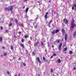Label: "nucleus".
Listing matches in <instances>:
<instances>
[{
	"instance_id": "obj_1",
	"label": "nucleus",
	"mask_w": 76,
	"mask_h": 76,
	"mask_svg": "<svg viewBox=\"0 0 76 76\" xmlns=\"http://www.w3.org/2000/svg\"><path fill=\"white\" fill-rule=\"evenodd\" d=\"M62 44L63 43H59V45L58 49L59 50H61V47H62Z\"/></svg>"
},
{
	"instance_id": "obj_2",
	"label": "nucleus",
	"mask_w": 76,
	"mask_h": 76,
	"mask_svg": "<svg viewBox=\"0 0 76 76\" xmlns=\"http://www.w3.org/2000/svg\"><path fill=\"white\" fill-rule=\"evenodd\" d=\"M64 22H65V24H68V23H69V21H68V20L67 19H64Z\"/></svg>"
},
{
	"instance_id": "obj_3",
	"label": "nucleus",
	"mask_w": 76,
	"mask_h": 76,
	"mask_svg": "<svg viewBox=\"0 0 76 76\" xmlns=\"http://www.w3.org/2000/svg\"><path fill=\"white\" fill-rule=\"evenodd\" d=\"M48 12H46L45 13V19H47V18H48Z\"/></svg>"
},
{
	"instance_id": "obj_4",
	"label": "nucleus",
	"mask_w": 76,
	"mask_h": 76,
	"mask_svg": "<svg viewBox=\"0 0 76 76\" xmlns=\"http://www.w3.org/2000/svg\"><path fill=\"white\" fill-rule=\"evenodd\" d=\"M37 60L38 62H39V63L40 64H41L42 63V62L41 61V60H40V59H39V58L38 57L37 58Z\"/></svg>"
},
{
	"instance_id": "obj_5",
	"label": "nucleus",
	"mask_w": 76,
	"mask_h": 76,
	"mask_svg": "<svg viewBox=\"0 0 76 76\" xmlns=\"http://www.w3.org/2000/svg\"><path fill=\"white\" fill-rule=\"evenodd\" d=\"M74 7H75V10H76V4H74L73 6H72V10H74Z\"/></svg>"
},
{
	"instance_id": "obj_6",
	"label": "nucleus",
	"mask_w": 76,
	"mask_h": 76,
	"mask_svg": "<svg viewBox=\"0 0 76 76\" xmlns=\"http://www.w3.org/2000/svg\"><path fill=\"white\" fill-rule=\"evenodd\" d=\"M75 23H72V26H71L70 28V29H72L73 28H74V27H75Z\"/></svg>"
},
{
	"instance_id": "obj_7",
	"label": "nucleus",
	"mask_w": 76,
	"mask_h": 76,
	"mask_svg": "<svg viewBox=\"0 0 76 76\" xmlns=\"http://www.w3.org/2000/svg\"><path fill=\"white\" fill-rule=\"evenodd\" d=\"M39 41H37V42L35 43L34 44V46L36 47V46H38V44H39Z\"/></svg>"
},
{
	"instance_id": "obj_8",
	"label": "nucleus",
	"mask_w": 76,
	"mask_h": 76,
	"mask_svg": "<svg viewBox=\"0 0 76 76\" xmlns=\"http://www.w3.org/2000/svg\"><path fill=\"white\" fill-rule=\"evenodd\" d=\"M64 39L65 40H67V34H66L64 36Z\"/></svg>"
},
{
	"instance_id": "obj_9",
	"label": "nucleus",
	"mask_w": 76,
	"mask_h": 76,
	"mask_svg": "<svg viewBox=\"0 0 76 76\" xmlns=\"http://www.w3.org/2000/svg\"><path fill=\"white\" fill-rule=\"evenodd\" d=\"M76 32H74L73 33V37H74V38H75V37H76Z\"/></svg>"
},
{
	"instance_id": "obj_10",
	"label": "nucleus",
	"mask_w": 76,
	"mask_h": 76,
	"mask_svg": "<svg viewBox=\"0 0 76 76\" xmlns=\"http://www.w3.org/2000/svg\"><path fill=\"white\" fill-rule=\"evenodd\" d=\"M53 22V20H51L49 22V24H48V25L49 26H50V24L51 23Z\"/></svg>"
},
{
	"instance_id": "obj_11",
	"label": "nucleus",
	"mask_w": 76,
	"mask_h": 76,
	"mask_svg": "<svg viewBox=\"0 0 76 76\" xmlns=\"http://www.w3.org/2000/svg\"><path fill=\"white\" fill-rule=\"evenodd\" d=\"M20 45L23 48H25V47L24 46V45L22 44H20Z\"/></svg>"
},
{
	"instance_id": "obj_12",
	"label": "nucleus",
	"mask_w": 76,
	"mask_h": 76,
	"mask_svg": "<svg viewBox=\"0 0 76 76\" xmlns=\"http://www.w3.org/2000/svg\"><path fill=\"white\" fill-rule=\"evenodd\" d=\"M67 47L65 48H64V50H63V51L64 52V51H67Z\"/></svg>"
},
{
	"instance_id": "obj_13",
	"label": "nucleus",
	"mask_w": 76,
	"mask_h": 76,
	"mask_svg": "<svg viewBox=\"0 0 76 76\" xmlns=\"http://www.w3.org/2000/svg\"><path fill=\"white\" fill-rule=\"evenodd\" d=\"M5 9H6V10H7L8 11H9V10H10V8H5Z\"/></svg>"
},
{
	"instance_id": "obj_14",
	"label": "nucleus",
	"mask_w": 76,
	"mask_h": 76,
	"mask_svg": "<svg viewBox=\"0 0 76 76\" xmlns=\"http://www.w3.org/2000/svg\"><path fill=\"white\" fill-rule=\"evenodd\" d=\"M13 9V6H11L10 7V10H12Z\"/></svg>"
},
{
	"instance_id": "obj_15",
	"label": "nucleus",
	"mask_w": 76,
	"mask_h": 76,
	"mask_svg": "<svg viewBox=\"0 0 76 76\" xmlns=\"http://www.w3.org/2000/svg\"><path fill=\"white\" fill-rule=\"evenodd\" d=\"M61 31L62 33H65V30L64 29H61Z\"/></svg>"
},
{
	"instance_id": "obj_16",
	"label": "nucleus",
	"mask_w": 76,
	"mask_h": 76,
	"mask_svg": "<svg viewBox=\"0 0 76 76\" xmlns=\"http://www.w3.org/2000/svg\"><path fill=\"white\" fill-rule=\"evenodd\" d=\"M24 37H25V38L26 39L27 38H29V36L28 35H24Z\"/></svg>"
},
{
	"instance_id": "obj_17",
	"label": "nucleus",
	"mask_w": 76,
	"mask_h": 76,
	"mask_svg": "<svg viewBox=\"0 0 76 76\" xmlns=\"http://www.w3.org/2000/svg\"><path fill=\"white\" fill-rule=\"evenodd\" d=\"M35 52L34 51L32 52V56H35V54H36V51H35Z\"/></svg>"
},
{
	"instance_id": "obj_18",
	"label": "nucleus",
	"mask_w": 76,
	"mask_h": 76,
	"mask_svg": "<svg viewBox=\"0 0 76 76\" xmlns=\"http://www.w3.org/2000/svg\"><path fill=\"white\" fill-rule=\"evenodd\" d=\"M59 31H60V30H59V29L56 30L55 31L56 34H57V32H58Z\"/></svg>"
},
{
	"instance_id": "obj_19",
	"label": "nucleus",
	"mask_w": 76,
	"mask_h": 76,
	"mask_svg": "<svg viewBox=\"0 0 76 76\" xmlns=\"http://www.w3.org/2000/svg\"><path fill=\"white\" fill-rule=\"evenodd\" d=\"M58 63H61V60H60V59H58Z\"/></svg>"
},
{
	"instance_id": "obj_20",
	"label": "nucleus",
	"mask_w": 76,
	"mask_h": 76,
	"mask_svg": "<svg viewBox=\"0 0 76 76\" xmlns=\"http://www.w3.org/2000/svg\"><path fill=\"white\" fill-rule=\"evenodd\" d=\"M10 48L11 50H13L14 49V47L12 45H11L10 46Z\"/></svg>"
},
{
	"instance_id": "obj_21",
	"label": "nucleus",
	"mask_w": 76,
	"mask_h": 76,
	"mask_svg": "<svg viewBox=\"0 0 76 76\" xmlns=\"http://www.w3.org/2000/svg\"><path fill=\"white\" fill-rule=\"evenodd\" d=\"M15 21L16 23H18V20H17L16 18L15 19Z\"/></svg>"
},
{
	"instance_id": "obj_22",
	"label": "nucleus",
	"mask_w": 76,
	"mask_h": 76,
	"mask_svg": "<svg viewBox=\"0 0 76 76\" xmlns=\"http://www.w3.org/2000/svg\"><path fill=\"white\" fill-rule=\"evenodd\" d=\"M69 54H73V52H72V51L70 50L69 52Z\"/></svg>"
},
{
	"instance_id": "obj_23",
	"label": "nucleus",
	"mask_w": 76,
	"mask_h": 76,
	"mask_svg": "<svg viewBox=\"0 0 76 76\" xmlns=\"http://www.w3.org/2000/svg\"><path fill=\"white\" fill-rule=\"evenodd\" d=\"M41 44L42 46L43 45L44 46V42H41Z\"/></svg>"
},
{
	"instance_id": "obj_24",
	"label": "nucleus",
	"mask_w": 76,
	"mask_h": 76,
	"mask_svg": "<svg viewBox=\"0 0 76 76\" xmlns=\"http://www.w3.org/2000/svg\"><path fill=\"white\" fill-rule=\"evenodd\" d=\"M28 10H29V8H26V13H28Z\"/></svg>"
},
{
	"instance_id": "obj_25",
	"label": "nucleus",
	"mask_w": 76,
	"mask_h": 76,
	"mask_svg": "<svg viewBox=\"0 0 76 76\" xmlns=\"http://www.w3.org/2000/svg\"><path fill=\"white\" fill-rule=\"evenodd\" d=\"M25 41V39L22 38V39H21V42H24V41Z\"/></svg>"
},
{
	"instance_id": "obj_26",
	"label": "nucleus",
	"mask_w": 76,
	"mask_h": 76,
	"mask_svg": "<svg viewBox=\"0 0 76 76\" xmlns=\"http://www.w3.org/2000/svg\"><path fill=\"white\" fill-rule=\"evenodd\" d=\"M2 41H3V39L1 37H0V42H2Z\"/></svg>"
},
{
	"instance_id": "obj_27",
	"label": "nucleus",
	"mask_w": 76,
	"mask_h": 76,
	"mask_svg": "<svg viewBox=\"0 0 76 76\" xmlns=\"http://www.w3.org/2000/svg\"><path fill=\"white\" fill-rule=\"evenodd\" d=\"M55 33H56V32H55V31H54L53 32H52V34H53V35H54V34H55Z\"/></svg>"
},
{
	"instance_id": "obj_28",
	"label": "nucleus",
	"mask_w": 76,
	"mask_h": 76,
	"mask_svg": "<svg viewBox=\"0 0 76 76\" xmlns=\"http://www.w3.org/2000/svg\"><path fill=\"white\" fill-rule=\"evenodd\" d=\"M43 60L44 61H45V57H43Z\"/></svg>"
},
{
	"instance_id": "obj_29",
	"label": "nucleus",
	"mask_w": 76,
	"mask_h": 76,
	"mask_svg": "<svg viewBox=\"0 0 76 76\" xmlns=\"http://www.w3.org/2000/svg\"><path fill=\"white\" fill-rule=\"evenodd\" d=\"M6 55H7V53H4V56H6Z\"/></svg>"
},
{
	"instance_id": "obj_30",
	"label": "nucleus",
	"mask_w": 76,
	"mask_h": 76,
	"mask_svg": "<svg viewBox=\"0 0 76 76\" xmlns=\"http://www.w3.org/2000/svg\"><path fill=\"white\" fill-rule=\"evenodd\" d=\"M53 69H51V73H53Z\"/></svg>"
},
{
	"instance_id": "obj_31",
	"label": "nucleus",
	"mask_w": 76,
	"mask_h": 76,
	"mask_svg": "<svg viewBox=\"0 0 76 76\" xmlns=\"http://www.w3.org/2000/svg\"><path fill=\"white\" fill-rule=\"evenodd\" d=\"M60 40H58L57 41V44H58V43H59Z\"/></svg>"
},
{
	"instance_id": "obj_32",
	"label": "nucleus",
	"mask_w": 76,
	"mask_h": 76,
	"mask_svg": "<svg viewBox=\"0 0 76 76\" xmlns=\"http://www.w3.org/2000/svg\"><path fill=\"white\" fill-rule=\"evenodd\" d=\"M48 47H50V44H49V42H48Z\"/></svg>"
},
{
	"instance_id": "obj_33",
	"label": "nucleus",
	"mask_w": 76,
	"mask_h": 76,
	"mask_svg": "<svg viewBox=\"0 0 76 76\" xmlns=\"http://www.w3.org/2000/svg\"><path fill=\"white\" fill-rule=\"evenodd\" d=\"M14 38L15 39H16V38H17V37L16 35H15L14 37Z\"/></svg>"
},
{
	"instance_id": "obj_34",
	"label": "nucleus",
	"mask_w": 76,
	"mask_h": 76,
	"mask_svg": "<svg viewBox=\"0 0 76 76\" xmlns=\"http://www.w3.org/2000/svg\"><path fill=\"white\" fill-rule=\"evenodd\" d=\"M72 23H74L75 22V20H74V19L72 20Z\"/></svg>"
},
{
	"instance_id": "obj_35",
	"label": "nucleus",
	"mask_w": 76,
	"mask_h": 76,
	"mask_svg": "<svg viewBox=\"0 0 76 76\" xmlns=\"http://www.w3.org/2000/svg\"><path fill=\"white\" fill-rule=\"evenodd\" d=\"M34 28H35V29H36V28H37V25L34 26Z\"/></svg>"
},
{
	"instance_id": "obj_36",
	"label": "nucleus",
	"mask_w": 76,
	"mask_h": 76,
	"mask_svg": "<svg viewBox=\"0 0 76 76\" xmlns=\"http://www.w3.org/2000/svg\"><path fill=\"white\" fill-rule=\"evenodd\" d=\"M66 44H65V43H64L63 44L64 47H66Z\"/></svg>"
},
{
	"instance_id": "obj_37",
	"label": "nucleus",
	"mask_w": 76,
	"mask_h": 76,
	"mask_svg": "<svg viewBox=\"0 0 76 76\" xmlns=\"http://www.w3.org/2000/svg\"><path fill=\"white\" fill-rule=\"evenodd\" d=\"M53 55L54 56H57V54H53Z\"/></svg>"
},
{
	"instance_id": "obj_38",
	"label": "nucleus",
	"mask_w": 76,
	"mask_h": 76,
	"mask_svg": "<svg viewBox=\"0 0 76 76\" xmlns=\"http://www.w3.org/2000/svg\"><path fill=\"white\" fill-rule=\"evenodd\" d=\"M23 65L24 66H26V64H25V63H23Z\"/></svg>"
},
{
	"instance_id": "obj_39",
	"label": "nucleus",
	"mask_w": 76,
	"mask_h": 76,
	"mask_svg": "<svg viewBox=\"0 0 76 76\" xmlns=\"http://www.w3.org/2000/svg\"><path fill=\"white\" fill-rule=\"evenodd\" d=\"M0 29H1V30H2V29H3V27L2 26H1Z\"/></svg>"
},
{
	"instance_id": "obj_40",
	"label": "nucleus",
	"mask_w": 76,
	"mask_h": 76,
	"mask_svg": "<svg viewBox=\"0 0 76 76\" xmlns=\"http://www.w3.org/2000/svg\"><path fill=\"white\" fill-rule=\"evenodd\" d=\"M19 34H22V32L21 31H20L18 32Z\"/></svg>"
},
{
	"instance_id": "obj_41",
	"label": "nucleus",
	"mask_w": 76,
	"mask_h": 76,
	"mask_svg": "<svg viewBox=\"0 0 76 76\" xmlns=\"http://www.w3.org/2000/svg\"><path fill=\"white\" fill-rule=\"evenodd\" d=\"M7 74L8 75H9V74H10V72H7Z\"/></svg>"
},
{
	"instance_id": "obj_42",
	"label": "nucleus",
	"mask_w": 76,
	"mask_h": 76,
	"mask_svg": "<svg viewBox=\"0 0 76 76\" xmlns=\"http://www.w3.org/2000/svg\"><path fill=\"white\" fill-rule=\"evenodd\" d=\"M12 25V23H10V26H11Z\"/></svg>"
},
{
	"instance_id": "obj_43",
	"label": "nucleus",
	"mask_w": 76,
	"mask_h": 76,
	"mask_svg": "<svg viewBox=\"0 0 76 76\" xmlns=\"http://www.w3.org/2000/svg\"><path fill=\"white\" fill-rule=\"evenodd\" d=\"M51 58H53V56H51V57H50Z\"/></svg>"
},
{
	"instance_id": "obj_44",
	"label": "nucleus",
	"mask_w": 76,
	"mask_h": 76,
	"mask_svg": "<svg viewBox=\"0 0 76 76\" xmlns=\"http://www.w3.org/2000/svg\"><path fill=\"white\" fill-rule=\"evenodd\" d=\"M25 6H23V9H25Z\"/></svg>"
},
{
	"instance_id": "obj_45",
	"label": "nucleus",
	"mask_w": 76,
	"mask_h": 76,
	"mask_svg": "<svg viewBox=\"0 0 76 76\" xmlns=\"http://www.w3.org/2000/svg\"><path fill=\"white\" fill-rule=\"evenodd\" d=\"M35 22H34L33 25H34V26H35Z\"/></svg>"
},
{
	"instance_id": "obj_46",
	"label": "nucleus",
	"mask_w": 76,
	"mask_h": 76,
	"mask_svg": "<svg viewBox=\"0 0 76 76\" xmlns=\"http://www.w3.org/2000/svg\"><path fill=\"white\" fill-rule=\"evenodd\" d=\"M73 69L74 70H76V68L75 67H74Z\"/></svg>"
},
{
	"instance_id": "obj_47",
	"label": "nucleus",
	"mask_w": 76,
	"mask_h": 76,
	"mask_svg": "<svg viewBox=\"0 0 76 76\" xmlns=\"http://www.w3.org/2000/svg\"><path fill=\"white\" fill-rule=\"evenodd\" d=\"M5 32H8V30H6L5 31Z\"/></svg>"
},
{
	"instance_id": "obj_48",
	"label": "nucleus",
	"mask_w": 76,
	"mask_h": 76,
	"mask_svg": "<svg viewBox=\"0 0 76 76\" xmlns=\"http://www.w3.org/2000/svg\"><path fill=\"white\" fill-rule=\"evenodd\" d=\"M21 59V58H19L18 59L19 60H20Z\"/></svg>"
},
{
	"instance_id": "obj_49",
	"label": "nucleus",
	"mask_w": 76,
	"mask_h": 76,
	"mask_svg": "<svg viewBox=\"0 0 76 76\" xmlns=\"http://www.w3.org/2000/svg\"><path fill=\"white\" fill-rule=\"evenodd\" d=\"M27 1H28V0H24L25 2H26Z\"/></svg>"
},
{
	"instance_id": "obj_50",
	"label": "nucleus",
	"mask_w": 76,
	"mask_h": 76,
	"mask_svg": "<svg viewBox=\"0 0 76 76\" xmlns=\"http://www.w3.org/2000/svg\"><path fill=\"white\" fill-rule=\"evenodd\" d=\"M48 61V59L45 60V61H46V62H47V61Z\"/></svg>"
},
{
	"instance_id": "obj_51",
	"label": "nucleus",
	"mask_w": 76,
	"mask_h": 76,
	"mask_svg": "<svg viewBox=\"0 0 76 76\" xmlns=\"http://www.w3.org/2000/svg\"><path fill=\"white\" fill-rule=\"evenodd\" d=\"M26 52H27V53H28V50H26Z\"/></svg>"
},
{
	"instance_id": "obj_52",
	"label": "nucleus",
	"mask_w": 76,
	"mask_h": 76,
	"mask_svg": "<svg viewBox=\"0 0 76 76\" xmlns=\"http://www.w3.org/2000/svg\"><path fill=\"white\" fill-rule=\"evenodd\" d=\"M18 76H20V73L19 74Z\"/></svg>"
},
{
	"instance_id": "obj_53",
	"label": "nucleus",
	"mask_w": 76,
	"mask_h": 76,
	"mask_svg": "<svg viewBox=\"0 0 76 76\" xmlns=\"http://www.w3.org/2000/svg\"><path fill=\"white\" fill-rule=\"evenodd\" d=\"M30 39H31V40H32V37H30Z\"/></svg>"
},
{
	"instance_id": "obj_54",
	"label": "nucleus",
	"mask_w": 76,
	"mask_h": 76,
	"mask_svg": "<svg viewBox=\"0 0 76 76\" xmlns=\"http://www.w3.org/2000/svg\"><path fill=\"white\" fill-rule=\"evenodd\" d=\"M37 3H40V1H37Z\"/></svg>"
},
{
	"instance_id": "obj_55",
	"label": "nucleus",
	"mask_w": 76,
	"mask_h": 76,
	"mask_svg": "<svg viewBox=\"0 0 76 76\" xmlns=\"http://www.w3.org/2000/svg\"><path fill=\"white\" fill-rule=\"evenodd\" d=\"M54 15H56V11H55L54 12Z\"/></svg>"
},
{
	"instance_id": "obj_56",
	"label": "nucleus",
	"mask_w": 76,
	"mask_h": 76,
	"mask_svg": "<svg viewBox=\"0 0 76 76\" xmlns=\"http://www.w3.org/2000/svg\"><path fill=\"white\" fill-rule=\"evenodd\" d=\"M52 47H53V48H54V45L52 46Z\"/></svg>"
},
{
	"instance_id": "obj_57",
	"label": "nucleus",
	"mask_w": 76,
	"mask_h": 76,
	"mask_svg": "<svg viewBox=\"0 0 76 76\" xmlns=\"http://www.w3.org/2000/svg\"><path fill=\"white\" fill-rule=\"evenodd\" d=\"M63 35H64V34H65V33H63Z\"/></svg>"
},
{
	"instance_id": "obj_58",
	"label": "nucleus",
	"mask_w": 76,
	"mask_h": 76,
	"mask_svg": "<svg viewBox=\"0 0 76 76\" xmlns=\"http://www.w3.org/2000/svg\"><path fill=\"white\" fill-rule=\"evenodd\" d=\"M49 3H51V1H49Z\"/></svg>"
},
{
	"instance_id": "obj_59",
	"label": "nucleus",
	"mask_w": 76,
	"mask_h": 76,
	"mask_svg": "<svg viewBox=\"0 0 76 76\" xmlns=\"http://www.w3.org/2000/svg\"><path fill=\"white\" fill-rule=\"evenodd\" d=\"M1 57H3V55H1Z\"/></svg>"
},
{
	"instance_id": "obj_60",
	"label": "nucleus",
	"mask_w": 76,
	"mask_h": 76,
	"mask_svg": "<svg viewBox=\"0 0 76 76\" xmlns=\"http://www.w3.org/2000/svg\"><path fill=\"white\" fill-rule=\"evenodd\" d=\"M2 48V49H4V47H3Z\"/></svg>"
},
{
	"instance_id": "obj_61",
	"label": "nucleus",
	"mask_w": 76,
	"mask_h": 76,
	"mask_svg": "<svg viewBox=\"0 0 76 76\" xmlns=\"http://www.w3.org/2000/svg\"><path fill=\"white\" fill-rule=\"evenodd\" d=\"M30 20L31 21H33V20Z\"/></svg>"
},
{
	"instance_id": "obj_62",
	"label": "nucleus",
	"mask_w": 76,
	"mask_h": 76,
	"mask_svg": "<svg viewBox=\"0 0 76 76\" xmlns=\"http://www.w3.org/2000/svg\"><path fill=\"white\" fill-rule=\"evenodd\" d=\"M52 13H53V12H54V11H52Z\"/></svg>"
},
{
	"instance_id": "obj_63",
	"label": "nucleus",
	"mask_w": 76,
	"mask_h": 76,
	"mask_svg": "<svg viewBox=\"0 0 76 76\" xmlns=\"http://www.w3.org/2000/svg\"><path fill=\"white\" fill-rule=\"evenodd\" d=\"M38 76H40V75H39V74H38Z\"/></svg>"
},
{
	"instance_id": "obj_64",
	"label": "nucleus",
	"mask_w": 76,
	"mask_h": 76,
	"mask_svg": "<svg viewBox=\"0 0 76 76\" xmlns=\"http://www.w3.org/2000/svg\"><path fill=\"white\" fill-rule=\"evenodd\" d=\"M45 51H46L47 52V50H45Z\"/></svg>"
}]
</instances>
